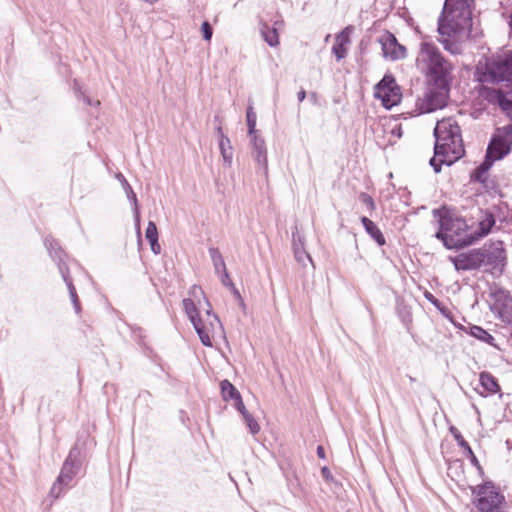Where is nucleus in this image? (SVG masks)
<instances>
[{
    "label": "nucleus",
    "instance_id": "1",
    "mask_svg": "<svg viewBox=\"0 0 512 512\" xmlns=\"http://www.w3.org/2000/svg\"><path fill=\"white\" fill-rule=\"evenodd\" d=\"M434 156L429 164L435 173H440L442 165L451 166L465 154L461 129L453 118H444L436 123Z\"/></svg>",
    "mask_w": 512,
    "mask_h": 512
},
{
    "label": "nucleus",
    "instance_id": "2",
    "mask_svg": "<svg viewBox=\"0 0 512 512\" xmlns=\"http://www.w3.org/2000/svg\"><path fill=\"white\" fill-rule=\"evenodd\" d=\"M473 0H445L438 18V33L441 36H468L472 29Z\"/></svg>",
    "mask_w": 512,
    "mask_h": 512
},
{
    "label": "nucleus",
    "instance_id": "3",
    "mask_svg": "<svg viewBox=\"0 0 512 512\" xmlns=\"http://www.w3.org/2000/svg\"><path fill=\"white\" fill-rule=\"evenodd\" d=\"M417 63L425 65L428 87L450 88L453 81V66L439 49L430 42H421Z\"/></svg>",
    "mask_w": 512,
    "mask_h": 512
},
{
    "label": "nucleus",
    "instance_id": "4",
    "mask_svg": "<svg viewBox=\"0 0 512 512\" xmlns=\"http://www.w3.org/2000/svg\"><path fill=\"white\" fill-rule=\"evenodd\" d=\"M433 214L439 215V229L435 237L442 241L446 249L460 250L474 244L471 234H465L468 224L464 218L453 216L448 212L441 214L439 210H434Z\"/></svg>",
    "mask_w": 512,
    "mask_h": 512
},
{
    "label": "nucleus",
    "instance_id": "5",
    "mask_svg": "<svg viewBox=\"0 0 512 512\" xmlns=\"http://www.w3.org/2000/svg\"><path fill=\"white\" fill-rule=\"evenodd\" d=\"M44 245L52 258V260L56 263L59 273L61 274L63 281L65 282L71 302L73 304V308L76 314H79L81 311L80 300L76 291V288L73 284V280L70 276V270L66 263V259L68 258L67 253L60 246L58 241L51 236H47L44 239Z\"/></svg>",
    "mask_w": 512,
    "mask_h": 512
},
{
    "label": "nucleus",
    "instance_id": "6",
    "mask_svg": "<svg viewBox=\"0 0 512 512\" xmlns=\"http://www.w3.org/2000/svg\"><path fill=\"white\" fill-rule=\"evenodd\" d=\"M479 82L499 83L506 82V87L512 90V52L504 58L487 60L483 75Z\"/></svg>",
    "mask_w": 512,
    "mask_h": 512
},
{
    "label": "nucleus",
    "instance_id": "7",
    "mask_svg": "<svg viewBox=\"0 0 512 512\" xmlns=\"http://www.w3.org/2000/svg\"><path fill=\"white\" fill-rule=\"evenodd\" d=\"M511 150L512 123L496 129L488 143L485 155L496 162L505 158Z\"/></svg>",
    "mask_w": 512,
    "mask_h": 512
},
{
    "label": "nucleus",
    "instance_id": "8",
    "mask_svg": "<svg viewBox=\"0 0 512 512\" xmlns=\"http://www.w3.org/2000/svg\"><path fill=\"white\" fill-rule=\"evenodd\" d=\"M374 97L381 100L383 107L386 109H391L400 103L401 90L392 74H385L374 86Z\"/></svg>",
    "mask_w": 512,
    "mask_h": 512
},
{
    "label": "nucleus",
    "instance_id": "9",
    "mask_svg": "<svg viewBox=\"0 0 512 512\" xmlns=\"http://www.w3.org/2000/svg\"><path fill=\"white\" fill-rule=\"evenodd\" d=\"M481 249V258H483V266L489 267L491 274L501 276L507 266V253L502 241L492 243L489 246H483Z\"/></svg>",
    "mask_w": 512,
    "mask_h": 512
},
{
    "label": "nucleus",
    "instance_id": "10",
    "mask_svg": "<svg viewBox=\"0 0 512 512\" xmlns=\"http://www.w3.org/2000/svg\"><path fill=\"white\" fill-rule=\"evenodd\" d=\"M84 475V456L78 445L73 446L56 480H73Z\"/></svg>",
    "mask_w": 512,
    "mask_h": 512
},
{
    "label": "nucleus",
    "instance_id": "11",
    "mask_svg": "<svg viewBox=\"0 0 512 512\" xmlns=\"http://www.w3.org/2000/svg\"><path fill=\"white\" fill-rule=\"evenodd\" d=\"M450 88L429 87L420 105L422 113H431L444 108L447 104Z\"/></svg>",
    "mask_w": 512,
    "mask_h": 512
},
{
    "label": "nucleus",
    "instance_id": "12",
    "mask_svg": "<svg viewBox=\"0 0 512 512\" xmlns=\"http://www.w3.org/2000/svg\"><path fill=\"white\" fill-rule=\"evenodd\" d=\"M383 56L392 61L401 60L406 57V47L400 44L396 36L385 31L379 38Z\"/></svg>",
    "mask_w": 512,
    "mask_h": 512
},
{
    "label": "nucleus",
    "instance_id": "13",
    "mask_svg": "<svg viewBox=\"0 0 512 512\" xmlns=\"http://www.w3.org/2000/svg\"><path fill=\"white\" fill-rule=\"evenodd\" d=\"M450 260L457 271H471L483 266L480 248H474L468 252L460 253L455 257H451Z\"/></svg>",
    "mask_w": 512,
    "mask_h": 512
},
{
    "label": "nucleus",
    "instance_id": "14",
    "mask_svg": "<svg viewBox=\"0 0 512 512\" xmlns=\"http://www.w3.org/2000/svg\"><path fill=\"white\" fill-rule=\"evenodd\" d=\"M489 296L492 300L490 310L499 318L503 319L512 303V295L508 290L502 287H496L494 290H491Z\"/></svg>",
    "mask_w": 512,
    "mask_h": 512
},
{
    "label": "nucleus",
    "instance_id": "15",
    "mask_svg": "<svg viewBox=\"0 0 512 512\" xmlns=\"http://www.w3.org/2000/svg\"><path fill=\"white\" fill-rule=\"evenodd\" d=\"M250 137L252 143V157L257 162L258 167L263 169L264 173L267 174L268 159L265 140L258 135Z\"/></svg>",
    "mask_w": 512,
    "mask_h": 512
},
{
    "label": "nucleus",
    "instance_id": "16",
    "mask_svg": "<svg viewBox=\"0 0 512 512\" xmlns=\"http://www.w3.org/2000/svg\"><path fill=\"white\" fill-rule=\"evenodd\" d=\"M116 178L121 182L122 187L126 193V196L133 206V216H134V221H135V227H136L137 235H138V237H140L141 236L140 208H139L137 196H136L135 192L133 191L131 185L128 183V181L126 180V178L124 177V175L122 173H118L116 175Z\"/></svg>",
    "mask_w": 512,
    "mask_h": 512
},
{
    "label": "nucleus",
    "instance_id": "17",
    "mask_svg": "<svg viewBox=\"0 0 512 512\" xmlns=\"http://www.w3.org/2000/svg\"><path fill=\"white\" fill-rule=\"evenodd\" d=\"M292 248L297 262H299L303 266L306 265V260L312 263V258L310 254L305 250L304 236L299 232L297 225L294 226V229L292 231Z\"/></svg>",
    "mask_w": 512,
    "mask_h": 512
},
{
    "label": "nucleus",
    "instance_id": "18",
    "mask_svg": "<svg viewBox=\"0 0 512 512\" xmlns=\"http://www.w3.org/2000/svg\"><path fill=\"white\" fill-rule=\"evenodd\" d=\"M495 161L485 155L484 160L473 169L470 173V180L474 183H480L484 187H488V176L487 172L491 169Z\"/></svg>",
    "mask_w": 512,
    "mask_h": 512
},
{
    "label": "nucleus",
    "instance_id": "19",
    "mask_svg": "<svg viewBox=\"0 0 512 512\" xmlns=\"http://www.w3.org/2000/svg\"><path fill=\"white\" fill-rule=\"evenodd\" d=\"M495 223L496 219L494 214L491 211L486 210L484 217L479 221L478 229L470 233L471 239H474V243L490 234Z\"/></svg>",
    "mask_w": 512,
    "mask_h": 512
},
{
    "label": "nucleus",
    "instance_id": "20",
    "mask_svg": "<svg viewBox=\"0 0 512 512\" xmlns=\"http://www.w3.org/2000/svg\"><path fill=\"white\" fill-rule=\"evenodd\" d=\"M479 383L483 390L480 391L477 389V392L481 396L486 397L488 395L495 394L498 391H500V386L498 384L497 379L490 372H481L479 375Z\"/></svg>",
    "mask_w": 512,
    "mask_h": 512
},
{
    "label": "nucleus",
    "instance_id": "21",
    "mask_svg": "<svg viewBox=\"0 0 512 512\" xmlns=\"http://www.w3.org/2000/svg\"><path fill=\"white\" fill-rule=\"evenodd\" d=\"M360 220L367 234L377 243V245L384 246L386 240L379 227L366 216H362Z\"/></svg>",
    "mask_w": 512,
    "mask_h": 512
},
{
    "label": "nucleus",
    "instance_id": "22",
    "mask_svg": "<svg viewBox=\"0 0 512 512\" xmlns=\"http://www.w3.org/2000/svg\"><path fill=\"white\" fill-rule=\"evenodd\" d=\"M259 29L263 40L270 47H276L279 44V34L277 32V27H272L267 22L261 20L259 22Z\"/></svg>",
    "mask_w": 512,
    "mask_h": 512
},
{
    "label": "nucleus",
    "instance_id": "23",
    "mask_svg": "<svg viewBox=\"0 0 512 512\" xmlns=\"http://www.w3.org/2000/svg\"><path fill=\"white\" fill-rule=\"evenodd\" d=\"M219 149L226 166H231L233 161V147L228 136L219 139Z\"/></svg>",
    "mask_w": 512,
    "mask_h": 512
},
{
    "label": "nucleus",
    "instance_id": "24",
    "mask_svg": "<svg viewBox=\"0 0 512 512\" xmlns=\"http://www.w3.org/2000/svg\"><path fill=\"white\" fill-rule=\"evenodd\" d=\"M220 389L222 398L225 401L232 400L235 402L241 396L237 388L227 379L220 382Z\"/></svg>",
    "mask_w": 512,
    "mask_h": 512
},
{
    "label": "nucleus",
    "instance_id": "25",
    "mask_svg": "<svg viewBox=\"0 0 512 512\" xmlns=\"http://www.w3.org/2000/svg\"><path fill=\"white\" fill-rule=\"evenodd\" d=\"M469 334L472 337H474L484 343L494 345V343H493L495 340L494 337L487 330L482 328L481 326L471 325L469 328Z\"/></svg>",
    "mask_w": 512,
    "mask_h": 512
},
{
    "label": "nucleus",
    "instance_id": "26",
    "mask_svg": "<svg viewBox=\"0 0 512 512\" xmlns=\"http://www.w3.org/2000/svg\"><path fill=\"white\" fill-rule=\"evenodd\" d=\"M501 89H495L488 86H481L479 95L490 104H496L502 94Z\"/></svg>",
    "mask_w": 512,
    "mask_h": 512
},
{
    "label": "nucleus",
    "instance_id": "27",
    "mask_svg": "<svg viewBox=\"0 0 512 512\" xmlns=\"http://www.w3.org/2000/svg\"><path fill=\"white\" fill-rule=\"evenodd\" d=\"M208 252H209L210 258L212 260L215 272L217 274H220L221 271H224L227 269L224 258L218 248L210 247L208 249Z\"/></svg>",
    "mask_w": 512,
    "mask_h": 512
},
{
    "label": "nucleus",
    "instance_id": "28",
    "mask_svg": "<svg viewBox=\"0 0 512 512\" xmlns=\"http://www.w3.org/2000/svg\"><path fill=\"white\" fill-rule=\"evenodd\" d=\"M192 325L195 331L197 332L201 343L206 347H212V340L208 332L206 331L202 319H197L195 322L192 323Z\"/></svg>",
    "mask_w": 512,
    "mask_h": 512
},
{
    "label": "nucleus",
    "instance_id": "29",
    "mask_svg": "<svg viewBox=\"0 0 512 512\" xmlns=\"http://www.w3.org/2000/svg\"><path fill=\"white\" fill-rule=\"evenodd\" d=\"M449 432L454 437L455 441L461 447L467 456H473V450L471 449L469 443L464 439L460 431L455 426L449 427Z\"/></svg>",
    "mask_w": 512,
    "mask_h": 512
},
{
    "label": "nucleus",
    "instance_id": "30",
    "mask_svg": "<svg viewBox=\"0 0 512 512\" xmlns=\"http://www.w3.org/2000/svg\"><path fill=\"white\" fill-rule=\"evenodd\" d=\"M182 303L185 313L187 314L191 323L195 322L197 319H201L199 310L192 299L185 298L183 299Z\"/></svg>",
    "mask_w": 512,
    "mask_h": 512
},
{
    "label": "nucleus",
    "instance_id": "31",
    "mask_svg": "<svg viewBox=\"0 0 512 512\" xmlns=\"http://www.w3.org/2000/svg\"><path fill=\"white\" fill-rule=\"evenodd\" d=\"M256 120H257L256 113L254 112L252 105H249L246 110V122H247L249 136L257 135Z\"/></svg>",
    "mask_w": 512,
    "mask_h": 512
},
{
    "label": "nucleus",
    "instance_id": "32",
    "mask_svg": "<svg viewBox=\"0 0 512 512\" xmlns=\"http://www.w3.org/2000/svg\"><path fill=\"white\" fill-rule=\"evenodd\" d=\"M243 420L249 429V432L252 435H256L260 431V425L256 421V419L249 412H245L243 415Z\"/></svg>",
    "mask_w": 512,
    "mask_h": 512
},
{
    "label": "nucleus",
    "instance_id": "33",
    "mask_svg": "<svg viewBox=\"0 0 512 512\" xmlns=\"http://www.w3.org/2000/svg\"><path fill=\"white\" fill-rule=\"evenodd\" d=\"M67 490V482H54L50 489L49 496L57 499Z\"/></svg>",
    "mask_w": 512,
    "mask_h": 512
},
{
    "label": "nucleus",
    "instance_id": "34",
    "mask_svg": "<svg viewBox=\"0 0 512 512\" xmlns=\"http://www.w3.org/2000/svg\"><path fill=\"white\" fill-rule=\"evenodd\" d=\"M497 105L508 114L512 112V99L508 98L505 92H502Z\"/></svg>",
    "mask_w": 512,
    "mask_h": 512
},
{
    "label": "nucleus",
    "instance_id": "35",
    "mask_svg": "<svg viewBox=\"0 0 512 512\" xmlns=\"http://www.w3.org/2000/svg\"><path fill=\"white\" fill-rule=\"evenodd\" d=\"M145 237L148 240V242L158 240L157 226L153 221L148 222V225H147V228L145 231Z\"/></svg>",
    "mask_w": 512,
    "mask_h": 512
},
{
    "label": "nucleus",
    "instance_id": "36",
    "mask_svg": "<svg viewBox=\"0 0 512 512\" xmlns=\"http://www.w3.org/2000/svg\"><path fill=\"white\" fill-rule=\"evenodd\" d=\"M353 30L352 26L345 27L337 36L336 43H342L344 45L350 42V34Z\"/></svg>",
    "mask_w": 512,
    "mask_h": 512
},
{
    "label": "nucleus",
    "instance_id": "37",
    "mask_svg": "<svg viewBox=\"0 0 512 512\" xmlns=\"http://www.w3.org/2000/svg\"><path fill=\"white\" fill-rule=\"evenodd\" d=\"M449 38L450 37H448L447 39L441 40V43H442L444 49L453 55L459 54L460 46L456 42L451 41Z\"/></svg>",
    "mask_w": 512,
    "mask_h": 512
},
{
    "label": "nucleus",
    "instance_id": "38",
    "mask_svg": "<svg viewBox=\"0 0 512 512\" xmlns=\"http://www.w3.org/2000/svg\"><path fill=\"white\" fill-rule=\"evenodd\" d=\"M332 52L333 54L335 55L336 59L339 61V60H342L346 57L347 55V48H346V45L342 44V43H336L332 46Z\"/></svg>",
    "mask_w": 512,
    "mask_h": 512
},
{
    "label": "nucleus",
    "instance_id": "39",
    "mask_svg": "<svg viewBox=\"0 0 512 512\" xmlns=\"http://www.w3.org/2000/svg\"><path fill=\"white\" fill-rule=\"evenodd\" d=\"M202 37L206 41H210L213 36L212 25L208 21H204L201 25Z\"/></svg>",
    "mask_w": 512,
    "mask_h": 512
},
{
    "label": "nucleus",
    "instance_id": "40",
    "mask_svg": "<svg viewBox=\"0 0 512 512\" xmlns=\"http://www.w3.org/2000/svg\"><path fill=\"white\" fill-rule=\"evenodd\" d=\"M359 200L370 210V211H373L375 210V202L373 200V198L365 193V192H362L360 195H359Z\"/></svg>",
    "mask_w": 512,
    "mask_h": 512
},
{
    "label": "nucleus",
    "instance_id": "41",
    "mask_svg": "<svg viewBox=\"0 0 512 512\" xmlns=\"http://www.w3.org/2000/svg\"><path fill=\"white\" fill-rule=\"evenodd\" d=\"M424 296L434 307L443 312L441 309L442 303L431 292L425 291Z\"/></svg>",
    "mask_w": 512,
    "mask_h": 512
},
{
    "label": "nucleus",
    "instance_id": "42",
    "mask_svg": "<svg viewBox=\"0 0 512 512\" xmlns=\"http://www.w3.org/2000/svg\"><path fill=\"white\" fill-rule=\"evenodd\" d=\"M77 97L81 98L89 106H99L100 105V101L99 100H92L88 95H86L82 91L78 92Z\"/></svg>",
    "mask_w": 512,
    "mask_h": 512
},
{
    "label": "nucleus",
    "instance_id": "43",
    "mask_svg": "<svg viewBox=\"0 0 512 512\" xmlns=\"http://www.w3.org/2000/svg\"><path fill=\"white\" fill-rule=\"evenodd\" d=\"M152 397V394L148 390H142L138 394L137 402H144L148 405Z\"/></svg>",
    "mask_w": 512,
    "mask_h": 512
},
{
    "label": "nucleus",
    "instance_id": "44",
    "mask_svg": "<svg viewBox=\"0 0 512 512\" xmlns=\"http://www.w3.org/2000/svg\"><path fill=\"white\" fill-rule=\"evenodd\" d=\"M235 409L241 414L243 415L245 412H248V410L246 409L244 403H243V400H242V396H240L238 399H236V401L233 403Z\"/></svg>",
    "mask_w": 512,
    "mask_h": 512
},
{
    "label": "nucleus",
    "instance_id": "45",
    "mask_svg": "<svg viewBox=\"0 0 512 512\" xmlns=\"http://www.w3.org/2000/svg\"><path fill=\"white\" fill-rule=\"evenodd\" d=\"M218 275L221 278V283L224 286L229 287V282H232V281H231V279L229 277V273H228L227 269L224 270V271H221L220 274H218Z\"/></svg>",
    "mask_w": 512,
    "mask_h": 512
},
{
    "label": "nucleus",
    "instance_id": "46",
    "mask_svg": "<svg viewBox=\"0 0 512 512\" xmlns=\"http://www.w3.org/2000/svg\"><path fill=\"white\" fill-rule=\"evenodd\" d=\"M149 243H150L151 251L156 255L160 254L161 247H160L158 240H155V241H152Z\"/></svg>",
    "mask_w": 512,
    "mask_h": 512
},
{
    "label": "nucleus",
    "instance_id": "47",
    "mask_svg": "<svg viewBox=\"0 0 512 512\" xmlns=\"http://www.w3.org/2000/svg\"><path fill=\"white\" fill-rule=\"evenodd\" d=\"M285 26L284 20L280 17L275 20H273L272 27H277V32L279 33L280 30H282Z\"/></svg>",
    "mask_w": 512,
    "mask_h": 512
},
{
    "label": "nucleus",
    "instance_id": "48",
    "mask_svg": "<svg viewBox=\"0 0 512 512\" xmlns=\"http://www.w3.org/2000/svg\"><path fill=\"white\" fill-rule=\"evenodd\" d=\"M229 288L231 290V292L233 293V295L235 296L236 299L240 300L241 302H243L242 300V297L240 295V292L239 290L235 287L234 283L233 282H229Z\"/></svg>",
    "mask_w": 512,
    "mask_h": 512
},
{
    "label": "nucleus",
    "instance_id": "49",
    "mask_svg": "<svg viewBox=\"0 0 512 512\" xmlns=\"http://www.w3.org/2000/svg\"><path fill=\"white\" fill-rule=\"evenodd\" d=\"M322 476L325 480H333V476L328 467L324 466L321 469Z\"/></svg>",
    "mask_w": 512,
    "mask_h": 512
},
{
    "label": "nucleus",
    "instance_id": "50",
    "mask_svg": "<svg viewBox=\"0 0 512 512\" xmlns=\"http://www.w3.org/2000/svg\"><path fill=\"white\" fill-rule=\"evenodd\" d=\"M317 456L321 459H325V457H326L325 449L322 445H319L317 447Z\"/></svg>",
    "mask_w": 512,
    "mask_h": 512
},
{
    "label": "nucleus",
    "instance_id": "51",
    "mask_svg": "<svg viewBox=\"0 0 512 512\" xmlns=\"http://www.w3.org/2000/svg\"><path fill=\"white\" fill-rule=\"evenodd\" d=\"M306 91L304 89H301L298 93H297V99L299 102H302L304 101V99L306 98Z\"/></svg>",
    "mask_w": 512,
    "mask_h": 512
},
{
    "label": "nucleus",
    "instance_id": "52",
    "mask_svg": "<svg viewBox=\"0 0 512 512\" xmlns=\"http://www.w3.org/2000/svg\"><path fill=\"white\" fill-rule=\"evenodd\" d=\"M392 134L396 135L397 137H401L402 136V128H401V126L398 125L395 128H393L392 129Z\"/></svg>",
    "mask_w": 512,
    "mask_h": 512
},
{
    "label": "nucleus",
    "instance_id": "53",
    "mask_svg": "<svg viewBox=\"0 0 512 512\" xmlns=\"http://www.w3.org/2000/svg\"><path fill=\"white\" fill-rule=\"evenodd\" d=\"M215 130H216V133H217V135H218L219 139H222V137H223V136H226V135L224 134L223 129H222V127H221L220 125H219V126H217V127L215 128Z\"/></svg>",
    "mask_w": 512,
    "mask_h": 512
},
{
    "label": "nucleus",
    "instance_id": "54",
    "mask_svg": "<svg viewBox=\"0 0 512 512\" xmlns=\"http://www.w3.org/2000/svg\"><path fill=\"white\" fill-rule=\"evenodd\" d=\"M472 462V464H474L475 466H477L478 468H480V465H479V462L475 456V454L473 453V456H468Z\"/></svg>",
    "mask_w": 512,
    "mask_h": 512
},
{
    "label": "nucleus",
    "instance_id": "55",
    "mask_svg": "<svg viewBox=\"0 0 512 512\" xmlns=\"http://www.w3.org/2000/svg\"><path fill=\"white\" fill-rule=\"evenodd\" d=\"M401 316H402L403 322L410 321V319H408L409 318V313L408 312L407 313H402L401 312Z\"/></svg>",
    "mask_w": 512,
    "mask_h": 512
},
{
    "label": "nucleus",
    "instance_id": "56",
    "mask_svg": "<svg viewBox=\"0 0 512 512\" xmlns=\"http://www.w3.org/2000/svg\"><path fill=\"white\" fill-rule=\"evenodd\" d=\"M310 98H311V99H313L314 101H316V99H317V94H316V92H312V93H310Z\"/></svg>",
    "mask_w": 512,
    "mask_h": 512
},
{
    "label": "nucleus",
    "instance_id": "57",
    "mask_svg": "<svg viewBox=\"0 0 512 512\" xmlns=\"http://www.w3.org/2000/svg\"><path fill=\"white\" fill-rule=\"evenodd\" d=\"M410 383H414L416 379L412 376H408Z\"/></svg>",
    "mask_w": 512,
    "mask_h": 512
},
{
    "label": "nucleus",
    "instance_id": "58",
    "mask_svg": "<svg viewBox=\"0 0 512 512\" xmlns=\"http://www.w3.org/2000/svg\"><path fill=\"white\" fill-rule=\"evenodd\" d=\"M442 314H443V315H445L447 318H449V321H450V322H453V319H452V318H450V317H449V315L445 313V311H443V312H442Z\"/></svg>",
    "mask_w": 512,
    "mask_h": 512
},
{
    "label": "nucleus",
    "instance_id": "59",
    "mask_svg": "<svg viewBox=\"0 0 512 512\" xmlns=\"http://www.w3.org/2000/svg\"><path fill=\"white\" fill-rule=\"evenodd\" d=\"M442 314H443V315H445L447 318H449V321H450V322H453V319H452V318H450V317H449V315L445 313V311H443V312H442Z\"/></svg>",
    "mask_w": 512,
    "mask_h": 512
},
{
    "label": "nucleus",
    "instance_id": "60",
    "mask_svg": "<svg viewBox=\"0 0 512 512\" xmlns=\"http://www.w3.org/2000/svg\"><path fill=\"white\" fill-rule=\"evenodd\" d=\"M192 289H193V291H195L196 289H198V290H200V291H201V293H203V291L201 290V288H200V287H197L196 285H195V286H193V288H192Z\"/></svg>",
    "mask_w": 512,
    "mask_h": 512
},
{
    "label": "nucleus",
    "instance_id": "61",
    "mask_svg": "<svg viewBox=\"0 0 512 512\" xmlns=\"http://www.w3.org/2000/svg\"><path fill=\"white\" fill-rule=\"evenodd\" d=\"M51 507H52V502H50V504H49V505H48V507L46 508V512H49V511H50V509H51Z\"/></svg>",
    "mask_w": 512,
    "mask_h": 512
},
{
    "label": "nucleus",
    "instance_id": "62",
    "mask_svg": "<svg viewBox=\"0 0 512 512\" xmlns=\"http://www.w3.org/2000/svg\"><path fill=\"white\" fill-rule=\"evenodd\" d=\"M286 480H291V477L289 475H285Z\"/></svg>",
    "mask_w": 512,
    "mask_h": 512
},
{
    "label": "nucleus",
    "instance_id": "63",
    "mask_svg": "<svg viewBox=\"0 0 512 512\" xmlns=\"http://www.w3.org/2000/svg\"><path fill=\"white\" fill-rule=\"evenodd\" d=\"M293 477H294L296 480H298V476H297V475L293 474Z\"/></svg>",
    "mask_w": 512,
    "mask_h": 512
},
{
    "label": "nucleus",
    "instance_id": "64",
    "mask_svg": "<svg viewBox=\"0 0 512 512\" xmlns=\"http://www.w3.org/2000/svg\"><path fill=\"white\" fill-rule=\"evenodd\" d=\"M510 338L512 339V331H511V334H510Z\"/></svg>",
    "mask_w": 512,
    "mask_h": 512
}]
</instances>
